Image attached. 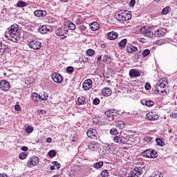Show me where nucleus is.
<instances>
[{
    "mask_svg": "<svg viewBox=\"0 0 177 177\" xmlns=\"http://www.w3.org/2000/svg\"><path fill=\"white\" fill-rule=\"evenodd\" d=\"M110 133L113 136H117L118 135V131L115 128H113L110 129Z\"/></svg>",
    "mask_w": 177,
    "mask_h": 177,
    "instance_id": "40",
    "label": "nucleus"
},
{
    "mask_svg": "<svg viewBox=\"0 0 177 177\" xmlns=\"http://www.w3.org/2000/svg\"><path fill=\"white\" fill-rule=\"evenodd\" d=\"M113 142L118 145H125V137L116 136L113 138Z\"/></svg>",
    "mask_w": 177,
    "mask_h": 177,
    "instance_id": "16",
    "label": "nucleus"
},
{
    "mask_svg": "<svg viewBox=\"0 0 177 177\" xmlns=\"http://www.w3.org/2000/svg\"><path fill=\"white\" fill-rule=\"evenodd\" d=\"M53 166L50 167V169L51 171H55V169H59L60 167H62L60 163H59L57 161L53 162Z\"/></svg>",
    "mask_w": 177,
    "mask_h": 177,
    "instance_id": "28",
    "label": "nucleus"
},
{
    "mask_svg": "<svg viewBox=\"0 0 177 177\" xmlns=\"http://www.w3.org/2000/svg\"><path fill=\"white\" fill-rule=\"evenodd\" d=\"M32 131H34V127L32 126H28L26 129V132L27 133H31V132H32Z\"/></svg>",
    "mask_w": 177,
    "mask_h": 177,
    "instance_id": "46",
    "label": "nucleus"
},
{
    "mask_svg": "<svg viewBox=\"0 0 177 177\" xmlns=\"http://www.w3.org/2000/svg\"><path fill=\"white\" fill-rule=\"evenodd\" d=\"M68 30H72V31H74V30H75L76 26L75 24H73V23H69L68 25Z\"/></svg>",
    "mask_w": 177,
    "mask_h": 177,
    "instance_id": "43",
    "label": "nucleus"
},
{
    "mask_svg": "<svg viewBox=\"0 0 177 177\" xmlns=\"http://www.w3.org/2000/svg\"><path fill=\"white\" fill-rule=\"evenodd\" d=\"M151 140H153V138L151 136H145L144 138V142H145V143H151Z\"/></svg>",
    "mask_w": 177,
    "mask_h": 177,
    "instance_id": "41",
    "label": "nucleus"
},
{
    "mask_svg": "<svg viewBox=\"0 0 177 177\" xmlns=\"http://www.w3.org/2000/svg\"><path fill=\"white\" fill-rule=\"evenodd\" d=\"M82 62L83 63H89V57H88V55L85 56H82Z\"/></svg>",
    "mask_w": 177,
    "mask_h": 177,
    "instance_id": "49",
    "label": "nucleus"
},
{
    "mask_svg": "<svg viewBox=\"0 0 177 177\" xmlns=\"http://www.w3.org/2000/svg\"><path fill=\"white\" fill-rule=\"evenodd\" d=\"M156 142L158 146H165V142L161 138H156Z\"/></svg>",
    "mask_w": 177,
    "mask_h": 177,
    "instance_id": "39",
    "label": "nucleus"
},
{
    "mask_svg": "<svg viewBox=\"0 0 177 177\" xmlns=\"http://www.w3.org/2000/svg\"><path fill=\"white\" fill-rule=\"evenodd\" d=\"M34 15L36 16V17H45V16L48 15V12H46V10H36L34 12Z\"/></svg>",
    "mask_w": 177,
    "mask_h": 177,
    "instance_id": "19",
    "label": "nucleus"
},
{
    "mask_svg": "<svg viewBox=\"0 0 177 177\" xmlns=\"http://www.w3.org/2000/svg\"><path fill=\"white\" fill-rule=\"evenodd\" d=\"M38 31L40 34H48V32L50 31V30L49 29V26L43 25L39 27Z\"/></svg>",
    "mask_w": 177,
    "mask_h": 177,
    "instance_id": "21",
    "label": "nucleus"
},
{
    "mask_svg": "<svg viewBox=\"0 0 177 177\" xmlns=\"http://www.w3.org/2000/svg\"><path fill=\"white\" fill-rule=\"evenodd\" d=\"M133 143V141L129 140V138H128V136L125 138V145H129L130 146H132Z\"/></svg>",
    "mask_w": 177,
    "mask_h": 177,
    "instance_id": "48",
    "label": "nucleus"
},
{
    "mask_svg": "<svg viewBox=\"0 0 177 177\" xmlns=\"http://www.w3.org/2000/svg\"><path fill=\"white\" fill-rule=\"evenodd\" d=\"M145 106H147V107H152V106H154V102L151 100H147Z\"/></svg>",
    "mask_w": 177,
    "mask_h": 177,
    "instance_id": "47",
    "label": "nucleus"
},
{
    "mask_svg": "<svg viewBox=\"0 0 177 177\" xmlns=\"http://www.w3.org/2000/svg\"><path fill=\"white\" fill-rule=\"evenodd\" d=\"M67 32H68V30H66L63 28H60L59 29H57L55 31V34L56 35H57V37H63V35H64L65 34H67Z\"/></svg>",
    "mask_w": 177,
    "mask_h": 177,
    "instance_id": "24",
    "label": "nucleus"
},
{
    "mask_svg": "<svg viewBox=\"0 0 177 177\" xmlns=\"http://www.w3.org/2000/svg\"><path fill=\"white\" fill-rule=\"evenodd\" d=\"M100 176L109 177V176H110V172H109V170H107V169H104L101 171Z\"/></svg>",
    "mask_w": 177,
    "mask_h": 177,
    "instance_id": "33",
    "label": "nucleus"
},
{
    "mask_svg": "<svg viewBox=\"0 0 177 177\" xmlns=\"http://www.w3.org/2000/svg\"><path fill=\"white\" fill-rule=\"evenodd\" d=\"M40 99H41V100H48V95L44 94L43 95L40 96Z\"/></svg>",
    "mask_w": 177,
    "mask_h": 177,
    "instance_id": "55",
    "label": "nucleus"
},
{
    "mask_svg": "<svg viewBox=\"0 0 177 177\" xmlns=\"http://www.w3.org/2000/svg\"><path fill=\"white\" fill-rule=\"evenodd\" d=\"M39 113H40V114H42V115L47 114L46 111H45V110H44V109H40V110L39 111Z\"/></svg>",
    "mask_w": 177,
    "mask_h": 177,
    "instance_id": "59",
    "label": "nucleus"
},
{
    "mask_svg": "<svg viewBox=\"0 0 177 177\" xmlns=\"http://www.w3.org/2000/svg\"><path fill=\"white\" fill-rule=\"evenodd\" d=\"M0 89L3 92H8L10 89V83L8 80H2L0 81Z\"/></svg>",
    "mask_w": 177,
    "mask_h": 177,
    "instance_id": "8",
    "label": "nucleus"
},
{
    "mask_svg": "<svg viewBox=\"0 0 177 177\" xmlns=\"http://www.w3.org/2000/svg\"><path fill=\"white\" fill-rule=\"evenodd\" d=\"M118 37V33L115 32H109L107 34V38L108 39H110L111 41H113L114 39H117Z\"/></svg>",
    "mask_w": 177,
    "mask_h": 177,
    "instance_id": "26",
    "label": "nucleus"
},
{
    "mask_svg": "<svg viewBox=\"0 0 177 177\" xmlns=\"http://www.w3.org/2000/svg\"><path fill=\"white\" fill-rule=\"evenodd\" d=\"M158 118H160V115L156 112H149L145 115V120L147 121H157Z\"/></svg>",
    "mask_w": 177,
    "mask_h": 177,
    "instance_id": "9",
    "label": "nucleus"
},
{
    "mask_svg": "<svg viewBox=\"0 0 177 177\" xmlns=\"http://www.w3.org/2000/svg\"><path fill=\"white\" fill-rule=\"evenodd\" d=\"M141 156L146 158H157L158 157L157 151L151 149H146L141 153Z\"/></svg>",
    "mask_w": 177,
    "mask_h": 177,
    "instance_id": "4",
    "label": "nucleus"
},
{
    "mask_svg": "<svg viewBox=\"0 0 177 177\" xmlns=\"http://www.w3.org/2000/svg\"><path fill=\"white\" fill-rule=\"evenodd\" d=\"M93 104H95V106H97V104H99L100 103V100L97 97H95L93 101Z\"/></svg>",
    "mask_w": 177,
    "mask_h": 177,
    "instance_id": "51",
    "label": "nucleus"
},
{
    "mask_svg": "<svg viewBox=\"0 0 177 177\" xmlns=\"http://www.w3.org/2000/svg\"><path fill=\"white\" fill-rule=\"evenodd\" d=\"M145 89L147 91H150V89H151V85H150V83H147L145 84Z\"/></svg>",
    "mask_w": 177,
    "mask_h": 177,
    "instance_id": "54",
    "label": "nucleus"
},
{
    "mask_svg": "<svg viewBox=\"0 0 177 177\" xmlns=\"http://www.w3.org/2000/svg\"><path fill=\"white\" fill-rule=\"evenodd\" d=\"M142 55L143 57H147V56H149L150 55V50L149 49H145L142 53Z\"/></svg>",
    "mask_w": 177,
    "mask_h": 177,
    "instance_id": "42",
    "label": "nucleus"
},
{
    "mask_svg": "<svg viewBox=\"0 0 177 177\" xmlns=\"http://www.w3.org/2000/svg\"><path fill=\"white\" fill-rule=\"evenodd\" d=\"M115 126L116 128H119V129H124L127 127V124H125V122L122 120H118L115 122Z\"/></svg>",
    "mask_w": 177,
    "mask_h": 177,
    "instance_id": "23",
    "label": "nucleus"
},
{
    "mask_svg": "<svg viewBox=\"0 0 177 177\" xmlns=\"http://www.w3.org/2000/svg\"><path fill=\"white\" fill-rule=\"evenodd\" d=\"M126 50L127 53H132L133 52H138V47L133 46V45H129L127 46Z\"/></svg>",
    "mask_w": 177,
    "mask_h": 177,
    "instance_id": "27",
    "label": "nucleus"
},
{
    "mask_svg": "<svg viewBox=\"0 0 177 177\" xmlns=\"http://www.w3.org/2000/svg\"><path fill=\"white\" fill-rule=\"evenodd\" d=\"M103 63H106V64H109V63H111V57L109 56V55H105L102 59Z\"/></svg>",
    "mask_w": 177,
    "mask_h": 177,
    "instance_id": "32",
    "label": "nucleus"
},
{
    "mask_svg": "<svg viewBox=\"0 0 177 177\" xmlns=\"http://www.w3.org/2000/svg\"><path fill=\"white\" fill-rule=\"evenodd\" d=\"M52 80L56 84H62V81H64L63 76L57 73H54L52 74Z\"/></svg>",
    "mask_w": 177,
    "mask_h": 177,
    "instance_id": "10",
    "label": "nucleus"
},
{
    "mask_svg": "<svg viewBox=\"0 0 177 177\" xmlns=\"http://www.w3.org/2000/svg\"><path fill=\"white\" fill-rule=\"evenodd\" d=\"M89 27L91 31H97L100 28V25L97 22L94 21L89 24Z\"/></svg>",
    "mask_w": 177,
    "mask_h": 177,
    "instance_id": "22",
    "label": "nucleus"
},
{
    "mask_svg": "<svg viewBox=\"0 0 177 177\" xmlns=\"http://www.w3.org/2000/svg\"><path fill=\"white\" fill-rule=\"evenodd\" d=\"M140 102H141L142 104H144V105L145 104L146 105V104L147 102V100H141Z\"/></svg>",
    "mask_w": 177,
    "mask_h": 177,
    "instance_id": "63",
    "label": "nucleus"
},
{
    "mask_svg": "<svg viewBox=\"0 0 177 177\" xmlns=\"http://www.w3.org/2000/svg\"><path fill=\"white\" fill-rule=\"evenodd\" d=\"M75 24H77V25L81 24V19L80 18L76 19V20L75 21Z\"/></svg>",
    "mask_w": 177,
    "mask_h": 177,
    "instance_id": "58",
    "label": "nucleus"
},
{
    "mask_svg": "<svg viewBox=\"0 0 177 177\" xmlns=\"http://www.w3.org/2000/svg\"><path fill=\"white\" fill-rule=\"evenodd\" d=\"M38 164H39V158L33 156L29 158L27 162V167L28 168H32L33 167H37Z\"/></svg>",
    "mask_w": 177,
    "mask_h": 177,
    "instance_id": "6",
    "label": "nucleus"
},
{
    "mask_svg": "<svg viewBox=\"0 0 177 177\" xmlns=\"http://www.w3.org/2000/svg\"><path fill=\"white\" fill-rule=\"evenodd\" d=\"M97 132L96 131V129H90L87 132L86 135L88 138H90L91 139H95L96 138V134Z\"/></svg>",
    "mask_w": 177,
    "mask_h": 177,
    "instance_id": "20",
    "label": "nucleus"
},
{
    "mask_svg": "<svg viewBox=\"0 0 177 177\" xmlns=\"http://www.w3.org/2000/svg\"><path fill=\"white\" fill-rule=\"evenodd\" d=\"M8 51L6 50V48L3 47L2 45V41H0V56L3 55H6Z\"/></svg>",
    "mask_w": 177,
    "mask_h": 177,
    "instance_id": "30",
    "label": "nucleus"
},
{
    "mask_svg": "<svg viewBox=\"0 0 177 177\" xmlns=\"http://www.w3.org/2000/svg\"><path fill=\"white\" fill-rule=\"evenodd\" d=\"M28 156V153H27L26 152H21L19 155V158L20 160H26Z\"/></svg>",
    "mask_w": 177,
    "mask_h": 177,
    "instance_id": "36",
    "label": "nucleus"
},
{
    "mask_svg": "<svg viewBox=\"0 0 177 177\" xmlns=\"http://www.w3.org/2000/svg\"><path fill=\"white\" fill-rule=\"evenodd\" d=\"M87 146H88V149L91 151H97V150H99L100 145L97 142L91 141L88 143Z\"/></svg>",
    "mask_w": 177,
    "mask_h": 177,
    "instance_id": "12",
    "label": "nucleus"
},
{
    "mask_svg": "<svg viewBox=\"0 0 177 177\" xmlns=\"http://www.w3.org/2000/svg\"><path fill=\"white\" fill-rule=\"evenodd\" d=\"M4 37L12 42H17V41H20L19 25L13 24L11 25L10 27L8 28L5 32Z\"/></svg>",
    "mask_w": 177,
    "mask_h": 177,
    "instance_id": "1",
    "label": "nucleus"
},
{
    "mask_svg": "<svg viewBox=\"0 0 177 177\" xmlns=\"http://www.w3.org/2000/svg\"><path fill=\"white\" fill-rule=\"evenodd\" d=\"M153 177H162V174H161L160 171H156Z\"/></svg>",
    "mask_w": 177,
    "mask_h": 177,
    "instance_id": "53",
    "label": "nucleus"
},
{
    "mask_svg": "<svg viewBox=\"0 0 177 177\" xmlns=\"http://www.w3.org/2000/svg\"><path fill=\"white\" fill-rule=\"evenodd\" d=\"M15 110H17V111H21V106H20V105H19V104H16L15 105Z\"/></svg>",
    "mask_w": 177,
    "mask_h": 177,
    "instance_id": "57",
    "label": "nucleus"
},
{
    "mask_svg": "<svg viewBox=\"0 0 177 177\" xmlns=\"http://www.w3.org/2000/svg\"><path fill=\"white\" fill-rule=\"evenodd\" d=\"M88 98L85 96H81L77 98V100L76 101V104L77 106H81L84 104H86L88 103Z\"/></svg>",
    "mask_w": 177,
    "mask_h": 177,
    "instance_id": "17",
    "label": "nucleus"
},
{
    "mask_svg": "<svg viewBox=\"0 0 177 177\" xmlns=\"http://www.w3.org/2000/svg\"><path fill=\"white\" fill-rule=\"evenodd\" d=\"M104 148L105 149V150H111V145H110V144L109 143H105L104 145Z\"/></svg>",
    "mask_w": 177,
    "mask_h": 177,
    "instance_id": "50",
    "label": "nucleus"
},
{
    "mask_svg": "<svg viewBox=\"0 0 177 177\" xmlns=\"http://www.w3.org/2000/svg\"><path fill=\"white\" fill-rule=\"evenodd\" d=\"M46 142L47 143H52V138H48Z\"/></svg>",
    "mask_w": 177,
    "mask_h": 177,
    "instance_id": "64",
    "label": "nucleus"
},
{
    "mask_svg": "<svg viewBox=\"0 0 177 177\" xmlns=\"http://www.w3.org/2000/svg\"><path fill=\"white\" fill-rule=\"evenodd\" d=\"M135 3H136V1L131 0L130 2H129L130 8H133V6H135Z\"/></svg>",
    "mask_w": 177,
    "mask_h": 177,
    "instance_id": "52",
    "label": "nucleus"
},
{
    "mask_svg": "<svg viewBox=\"0 0 177 177\" xmlns=\"http://www.w3.org/2000/svg\"><path fill=\"white\" fill-rule=\"evenodd\" d=\"M93 82L91 79L85 80L82 84L84 91H89L92 88Z\"/></svg>",
    "mask_w": 177,
    "mask_h": 177,
    "instance_id": "15",
    "label": "nucleus"
},
{
    "mask_svg": "<svg viewBox=\"0 0 177 177\" xmlns=\"http://www.w3.org/2000/svg\"><path fill=\"white\" fill-rule=\"evenodd\" d=\"M129 75L131 78L140 77V71L136 68L131 69L129 72Z\"/></svg>",
    "mask_w": 177,
    "mask_h": 177,
    "instance_id": "14",
    "label": "nucleus"
},
{
    "mask_svg": "<svg viewBox=\"0 0 177 177\" xmlns=\"http://www.w3.org/2000/svg\"><path fill=\"white\" fill-rule=\"evenodd\" d=\"M170 117H171V118H173V119L177 118V113H172L170 115Z\"/></svg>",
    "mask_w": 177,
    "mask_h": 177,
    "instance_id": "61",
    "label": "nucleus"
},
{
    "mask_svg": "<svg viewBox=\"0 0 177 177\" xmlns=\"http://www.w3.org/2000/svg\"><path fill=\"white\" fill-rule=\"evenodd\" d=\"M56 154H57L56 150H51L48 152V156L49 157H51V158L55 157Z\"/></svg>",
    "mask_w": 177,
    "mask_h": 177,
    "instance_id": "44",
    "label": "nucleus"
},
{
    "mask_svg": "<svg viewBox=\"0 0 177 177\" xmlns=\"http://www.w3.org/2000/svg\"><path fill=\"white\" fill-rule=\"evenodd\" d=\"M86 53L87 55V56H94L95 55V50L92 49V48H89L86 51Z\"/></svg>",
    "mask_w": 177,
    "mask_h": 177,
    "instance_id": "38",
    "label": "nucleus"
},
{
    "mask_svg": "<svg viewBox=\"0 0 177 177\" xmlns=\"http://www.w3.org/2000/svg\"><path fill=\"white\" fill-rule=\"evenodd\" d=\"M100 62H102V56H99V57L97 58V64H100Z\"/></svg>",
    "mask_w": 177,
    "mask_h": 177,
    "instance_id": "60",
    "label": "nucleus"
},
{
    "mask_svg": "<svg viewBox=\"0 0 177 177\" xmlns=\"http://www.w3.org/2000/svg\"><path fill=\"white\" fill-rule=\"evenodd\" d=\"M105 115L108 117V118H111V120H114L115 117L118 115V113L115 110H108L105 112Z\"/></svg>",
    "mask_w": 177,
    "mask_h": 177,
    "instance_id": "18",
    "label": "nucleus"
},
{
    "mask_svg": "<svg viewBox=\"0 0 177 177\" xmlns=\"http://www.w3.org/2000/svg\"><path fill=\"white\" fill-rule=\"evenodd\" d=\"M80 28L81 31H86V30H87V28H86V26H85V25L80 26Z\"/></svg>",
    "mask_w": 177,
    "mask_h": 177,
    "instance_id": "56",
    "label": "nucleus"
},
{
    "mask_svg": "<svg viewBox=\"0 0 177 177\" xmlns=\"http://www.w3.org/2000/svg\"><path fill=\"white\" fill-rule=\"evenodd\" d=\"M171 12V8L169 6H166L162 10V15H168Z\"/></svg>",
    "mask_w": 177,
    "mask_h": 177,
    "instance_id": "37",
    "label": "nucleus"
},
{
    "mask_svg": "<svg viewBox=\"0 0 177 177\" xmlns=\"http://www.w3.org/2000/svg\"><path fill=\"white\" fill-rule=\"evenodd\" d=\"M101 93L103 96H110L112 93V91L109 87L103 88L101 91Z\"/></svg>",
    "mask_w": 177,
    "mask_h": 177,
    "instance_id": "25",
    "label": "nucleus"
},
{
    "mask_svg": "<svg viewBox=\"0 0 177 177\" xmlns=\"http://www.w3.org/2000/svg\"><path fill=\"white\" fill-rule=\"evenodd\" d=\"M143 174L141 167H136L127 177H138Z\"/></svg>",
    "mask_w": 177,
    "mask_h": 177,
    "instance_id": "11",
    "label": "nucleus"
},
{
    "mask_svg": "<svg viewBox=\"0 0 177 177\" xmlns=\"http://www.w3.org/2000/svg\"><path fill=\"white\" fill-rule=\"evenodd\" d=\"M127 42H128V41L127 40V39H123L122 40H121L119 43H118V46L120 48H124L125 46L127 45Z\"/></svg>",
    "mask_w": 177,
    "mask_h": 177,
    "instance_id": "35",
    "label": "nucleus"
},
{
    "mask_svg": "<svg viewBox=\"0 0 177 177\" xmlns=\"http://www.w3.org/2000/svg\"><path fill=\"white\" fill-rule=\"evenodd\" d=\"M21 150H22V151H27L28 150V147H22L21 148Z\"/></svg>",
    "mask_w": 177,
    "mask_h": 177,
    "instance_id": "62",
    "label": "nucleus"
},
{
    "mask_svg": "<svg viewBox=\"0 0 177 177\" xmlns=\"http://www.w3.org/2000/svg\"><path fill=\"white\" fill-rule=\"evenodd\" d=\"M141 34L145 35V37H149V38H153L154 37V28H149L147 26H144L140 29Z\"/></svg>",
    "mask_w": 177,
    "mask_h": 177,
    "instance_id": "5",
    "label": "nucleus"
},
{
    "mask_svg": "<svg viewBox=\"0 0 177 177\" xmlns=\"http://www.w3.org/2000/svg\"><path fill=\"white\" fill-rule=\"evenodd\" d=\"M166 32L167 30L164 28H159L156 30H153V35H155V37H164Z\"/></svg>",
    "mask_w": 177,
    "mask_h": 177,
    "instance_id": "13",
    "label": "nucleus"
},
{
    "mask_svg": "<svg viewBox=\"0 0 177 177\" xmlns=\"http://www.w3.org/2000/svg\"><path fill=\"white\" fill-rule=\"evenodd\" d=\"M28 45L29 48L34 49L35 50H38L42 47V43L37 39L30 41Z\"/></svg>",
    "mask_w": 177,
    "mask_h": 177,
    "instance_id": "7",
    "label": "nucleus"
},
{
    "mask_svg": "<svg viewBox=\"0 0 177 177\" xmlns=\"http://www.w3.org/2000/svg\"><path fill=\"white\" fill-rule=\"evenodd\" d=\"M103 165H104V162L103 161H99L94 163L93 168H95V169H100V168H102Z\"/></svg>",
    "mask_w": 177,
    "mask_h": 177,
    "instance_id": "31",
    "label": "nucleus"
},
{
    "mask_svg": "<svg viewBox=\"0 0 177 177\" xmlns=\"http://www.w3.org/2000/svg\"><path fill=\"white\" fill-rule=\"evenodd\" d=\"M168 84V80L167 78H162L159 80V84L156 86V91L159 93H162L164 96L167 94V85Z\"/></svg>",
    "mask_w": 177,
    "mask_h": 177,
    "instance_id": "3",
    "label": "nucleus"
},
{
    "mask_svg": "<svg viewBox=\"0 0 177 177\" xmlns=\"http://www.w3.org/2000/svg\"><path fill=\"white\" fill-rule=\"evenodd\" d=\"M115 19L118 21H128L132 19V13L130 11H120L118 14L115 15Z\"/></svg>",
    "mask_w": 177,
    "mask_h": 177,
    "instance_id": "2",
    "label": "nucleus"
},
{
    "mask_svg": "<svg viewBox=\"0 0 177 177\" xmlns=\"http://www.w3.org/2000/svg\"><path fill=\"white\" fill-rule=\"evenodd\" d=\"M31 97H32L33 102H38L39 100H41V95H39L37 93H32Z\"/></svg>",
    "mask_w": 177,
    "mask_h": 177,
    "instance_id": "29",
    "label": "nucleus"
},
{
    "mask_svg": "<svg viewBox=\"0 0 177 177\" xmlns=\"http://www.w3.org/2000/svg\"><path fill=\"white\" fill-rule=\"evenodd\" d=\"M17 6L18 8H26V6H27V3L26 1H19L17 3Z\"/></svg>",
    "mask_w": 177,
    "mask_h": 177,
    "instance_id": "34",
    "label": "nucleus"
},
{
    "mask_svg": "<svg viewBox=\"0 0 177 177\" xmlns=\"http://www.w3.org/2000/svg\"><path fill=\"white\" fill-rule=\"evenodd\" d=\"M66 73H68V74H71V73H74V67L68 66L66 68Z\"/></svg>",
    "mask_w": 177,
    "mask_h": 177,
    "instance_id": "45",
    "label": "nucleus"
}]
</instances>
